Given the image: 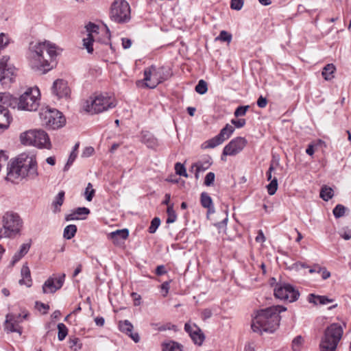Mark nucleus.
Returning a JSON list of instances; mask_svg holds the SVG:
<instances>
[{"instance_id": "26", "label": "nucleus", "mask_w": 351, "mask_h": 351, "mask_svg": "<svg viewBox=\"0 0 351 351\" xmlns=\"http://www.w3.org/2000/svg\"><path fill=\"white\" fill-rule=\"evenodd\" d=\"M200 202L202 207L208 209V214L215 213V208L211 197L206 192L200 195Z\"/></svg>"}, {"instance_id": "27", "label": "nucleus", "mask_w": 351, "mask_h": 351, "mask_svg": "<svg viewBox=\"0 0 351 351\" xmlns=\"http://www.w3.org/2000/svg\"><path fill=\"white\" fill-rule=\"evenodd\" d=\"M31 247L30 243H23L21 245L20 249L16 252L12 256V259L10 262V265L14 266L17 262H19L25 254H27Z\"/></svg>"}, {"instance_id": "45", "label": "nucleus", "mask_w": 351, "mask_h": 351, "mask_svg": "<svg viewBox=\"0 0 351 351\" xmlns=\"http://www.w3.org/2000/svg\"><path fill=\"white\" fill-rule=\"evenodd\" d=\"M160 224V219L158 217H154L152 221L151 224L148 228V231L151 234H154L156 232V230L159 227Z\"/></svg>"}, {"instance_id": "34", "label": "nucleus", "mask_w": 351, "mask_h": 351, "mask_svg": "<svg viewBox=\"0 0 351 351\" xmlns=\"http://www.w3.org/2000/svg\"><path fill=\"white\" fill-rule=\"evenodd\" d=\"M162 351H182V349L180 343L171 341L163 345Z\"/></svg>"}, {"instance_id": "1", "label": "nucleus", "mask_w": 351, "mask_h": 351, "mask_svg": "<svg viewBox=\"0 0 351 351\" xmlns=\"http://www.w3.org/2000/svg\"><path fill=\"white\" fill-rule=\"evenodd\" d=\"M56 47L49 41L31 43L28 58L32 69L41 71L44 73L50 71L53 66L51 62L57 56Z\"/></svg>"}, {"instance_id": "43", "label": "nucleus", "mask_w": 351, "mask_h": 351, "mask_svg": "<svg viewBox=\"0 0 351 351\" xmlns=\"http://www.w3.org/2000/svg\"><path fill=\"white\" fill-rule=\"evenodd\" d=\"M175 171L176 174L179 175L180 176L188 178L186 168L183 164L180 162H176L175 164Z\"/></svg>"}, {"instance_id": "32", "label": "nucleus", "mask_w": 351, "mask_h": 351, "mask_svg": "<svg viewBox=\"0 0 351 351\" xmlns=\"http://www.w3.org/2000/svg\"><path fill=\"white\" fill-rule=\"evenodd\" d=\"M335 71V67L332 64H328L326 65L322 71V76L326 80H330L334 77L333 73Z\"/></svg>"}, {"instance_id": "62", "label": "nucleus", "mask_w": 351, "mask_h": 351, "mask_svg": "<svg viewBox=\"0 0 351 351\" xmlns=\"http://www.w3.org/2000/svg\"><path fill=\"white\" fill-rule=\"evenodd\" d=\"M171 280L165 281L161 285V289L165 291L163 296H166L169 292L170 288V282Z\"/></svg>"}, {"instance_id": "25", "label": "nucleus", "mask_w": 351, "mask_h": 351, "mask_svg": "<svg viewBox=\"0 0 351 351\" xmlns=\"http://www.w3.org/2000/svg\"><path fill=\"white\" fill-rule=\"evenodd\" d=\"M21 275L22 278L19 280V283L21 285H25L27 287H30L32 285V280L29 268L27 264L23 265L21 270Z\"/></svg>"}, {"instance_id": "10", "label": "nucleus", "mask_w": 351, "mask_h": 351, "mask_svg": "<svg viewBox=\"0 0 351 351\" xmlns=\"http://www.w3.org/2000/svg\"><path fill=\"white\" fill-rule=\"evenodd\" d=\"M19 165L21 169L22 178H29L34 180L38 176L37 162L33 156H29L26 154L19 156Z\"/></svg>"}, {"instance_id": "22", "label": "nucleus", "mask_w": 351, "mask_h": 351, "mask_svg": "<svg viewBox=\"0 0 351 351\" xmlns=\"http://www.w3.org/2000/svg\"><path fill=\"white\" fill-rule=\"evenodd\" d=\"M19 100L8 93H0V109L15 108Z\"/></svg>"}, {"instance_id": "46", "label": "nucleus", "mask_w": 351, "mask_h": 351, "mask_svg": "<svg viewBox=\"0 0 351 351\" xmlns=\"http://www.w3.org/2000/svg\"><path fill=\"white\" fill-rule=\"evenodd\" d=\"M249 108V106H240L237 107L234 112V117H239L245 116Z\"/></svg>"}, {"instance_id": "18", "label": "nucleus", "mask_w": 351, "mask_h": 351, "mask_svg": "<svg viewBox=\"0 0 351 351\" xmlns=\"http://www.w3.org/2000/svg\"><path fill=\"white\" fill-rule=\"evenodd\" d=\"M185 331L189 335L195 344L201 346L204 341L205 336L202 330L195 324L191 325L186 323L184 325Z\"/></svg>"}, {"instance_id": "33", "label": "nucleus", "mask_w": 351, "mask_h": 351, "mask_svg": "<svg viewBox=\"0 0 351 351\" xmlns=\"http://www.w3.org/2000/svg\"><path fill=\"white\" fill-rule=\"evenodd\" d=\"M77 232V226L74 224L66 226L63 232V237L66 239H71L75 235Z\"/></svg>"}, {"instance_id": "31", "label": "nucleus", "mask_w": 351, "mask_h": 351, "mask_svg": "<svg viewBox=\"0 0 351 351\" xmlns=\"http://www.w3.org/2000/svg\"><path fill=\"white\" fill-rule=\"evenodd\" d=\"M333 195H334V193H333V190L332 189V188H330L326 185H324L321 188L319 196L323 200L327 202V201L330 200V199H332Z\"/></svg>"}, {"instance_id": "8", "label": "nucleus", "mask_w": 351, "mask_h": 351, "mask_svg": "<svg viewBox=\"0 0 351 351\" xmlns=\"http://www.w3.org/2000/svg\"><path fill=\"white\" fill-rule=\"evenodd\" d=\"M110 19L117 23H128L130 20V8L125 0H115L111 5Z\"/></svg>"}, {"instance_id": "61", "label": "nucleus", "mask_w": 351, "mask_h": 351, "mask_svg": "<svg viewBox=\"0 0 351 351\" xmlns=\"http://www.w3.org/2000/svg\"><path fill=\"white\" fill-rule=\"evenodd\" d=\"M167 273V271L165 265H161L157 266V267L156 269V274L157 276H162Z\"/></svg>"}, {"instance_id": "7", "label": "nucleus", "mask_w": 351, "mask_h": 351, "mask_svg": "<svg viewBox=\"0 0 351 351\" xmlns=\"http://www.w3.org/2000/svg\"><path fill=\"white\" fill-rule=\"evenodd\" d=\"M39 115L42 125L47 129L56 130L63 127L66 123L62 113L56 109H42Z\"/></svg>"}, {"instance_id": "38", "label": "nucleus", "mask_w": 351, "mask_h": 351, "mask_svg": "<svg viewBox=\"0 0 351 351\" xmlns=\"http://www.w3.org/2000/svg\"><path fill=\"white\" fill-rule=\"evenodd\" d=\"M69 346L73 351H79L82 348V343L77 337L69 338Z\"/></svg>"}, {"instance_id": "56", "label": "nucleus", "mask_w": 351, "mask_h": 351, "mask_svg": "<svg viewBox=\"0 0 351 351\" xmlns=\"http://www.w3.org/2000/svg\"><path fill=\"white\" fill-rule=\"evenodd\" d=\"M228 221V215L226 214V217L221 221L216 223L215 224V226L219 230H225L226 228Z\"/></svg>"}, {"instance_id": "57", "label": "nucleus", "mask_w": 351, "mask_h": 351, "mask_svg": "<svg viewBox=\"0 0 351 351\" xmlns=\"http://www.w3.org/2000/svg\"><path fill=\"white\" fill-rule=\"evenodd\" d=\"M303 343V339L301 336H297L292 341L293 348L298 349Z\"/></svg>"}, {"instance_id": "16", "label": "nucleus", "mask_w": 351, "mask_h": 351, "mask_svg": "<svg viewBox=\"0 0 351 351\" xmlns=\"http://www.w3.org/2000/svg\"><path fill=\"white\" fill-rule=\"evenodd\" d=\"M65 274H62L58 278L50 276L43 285V292L44 293H53L57 290L61 289L65 280Z\"/></svg>"}, {"instance_id": "55", "label": "nucleus", "mask_w": 351, "mask_h": 351, "mask_svg": "<svg viewBox=\"0 0 351 351\" xmlns=\"http://www.w3.org/2000/svg\"><path fill=\"white\" fill-rule=\"evenodd\" d=\"M78 217L86 216L90 213V210L86 207H79L74 210Z\"/></svg>"}, {"instance_id": "9", "label": "nucleus", "mask_w": 351, "mask_h": 351, "mask_svg": "<svg viewBox=\"0 0 351 351\" xmlns=\"http://www.w3.org/2000/svg\"><path fill=\"white\" fill-rule=\"evenodd\" d=\"M39 94L40 93L38 88H27L26 91L22 94L18 99L19 109L27 111L36 110L39 105L38 98Z\"/></svg>"}, {"instance_id": "13", "label": "nucleus", "mask_w": 351, "mask_h": 351, "mask_svg": "<svg viewBox=\"0 0 351 351\" xmlns=\"http://www.w3.org/2000/svg\"><path fill=\"white\" fill-rule=\"evenodd\" d=\"M9 57L3 56L0 59V82L4 86H9L16 76L15 68L8 64Z\"/></svg>"}, {"instance_id": "30", "label": "nucleus", "mask_w": 351, "mask_h": 351, "mask_svg": "<svg viewBox=\"0 0 351 351\" xmlns=\"http://www.w3.org/2000/svg\"><path fill=\"white\" fill-rule=\"evenodd\" d=\"M64 191H61L55 197V199L52 202L54 213H58L60 211V206L63 204L64 199Z\"/></svg>"}, {"instance_id": "48", "label": "nucleus", "mask_w": 351, "mask_h": 351, "mask_svg": "<svg viewBox=\"0 0 351 351\" xmlns=\"http://www.w3.org/2000/svg\"><path fill=\"white\" fill-rule=\"evenodd\" d=\"M76 157H77V154L74 153V152H71V153L69 155V159H68L66 165L64 167V169H63L64 171H66L69 169L70 167L72 165V164L75 161Z\"/></svg>"}, {"instance_id": "58", "label": "nucleus", "mask_w": 351, "mask_h": 351, "mask_svg": "<svg viewBox=\"0 0 351 351\" xmlns=\"http://www.w3.org/2000/svg\"><path fill=\"white\" fill-rule=\"evenodd\" d=\"M8 44V39L3 33L0 34V51Z\"/></svg>"}, {"instance_id": "21", "label": "nucleus", "mask_w": 351, "mask_h": 351, "mask_svg": "<svg viewBox=\"0 0 351 351\" xmlns=\"http://www.w3.org/2000/svg\"><path fill=\"white\" fill-rule=\"evenodd\" d=\"M119 330L128 335L135 343H138L140 341V337L138 332H132L133 325L132 324L125 319L123 321H120L119 323Z\"/></svg>"}, {"instance_id": "47", "label": "nucleus", "mask_w": 351, "mask_h": 351, "mask_svg": "<svg viewBox=\"0 0 351 351\" xmlns=\"http://www.w3.org/2000/svg\"><path fill=\"white\" fill-rule=\"evenodd\" d=\"M244 1L243 0H231L230 1V8L234 10H241L243 6Z\"/></svg>"}, {"instance_id": "52", "label": "nucleus", "mask_w": 351, "mask_h": 351, "mask_svg": "<svg viewBox=\"0 0 351 351\" xmlns=\"http://www.w3.org/2000/svg\"><path fill=\"white\" fill-rule=\"evenodd\" d=\"M231 123L234 125V128H241L245 125L246 121L245 119H232L231 120Z\"/></svg>"}, {"instance_id": "12", "label": "nucleus", "mask_w": 351, "mask_h": 351, "mask_svg": "<svg viewBox=\"0 0 351 351\" xmlns=\"http://www.w3.org/2000/svg\"><path fill=\"white\" fill-rule=\"evenodd\" d=\"M274 295L278 299L293 302L298 299L300 293L290 284L278 283L274 289Z\"/></svg>"}, {"instance_id": "4", "label": "nucleus", "mask_w": 351, "mask_h": 351, "mask_svg": "<svg viewBox=\"0 0 351 351\" xmlns=\"http://www.w3.org/2000/svg\"><path fill=\"white\" fill-rule=\"evenodd\" d=\"M343 333L342 326L339 323H332L324 330L319 343L320 351H336Z\"/></svg>"}, {"instance_id": "35", "label": "nucleus", "mask_w": 351, "mask_h": 351, "mask_svg": "<svg viewBox=\"0 0 351 351\" xmlns=\"http://www.w3.org/2000/svg\"><path fill=\"white\" fill-rule=\"evenodd\" d=\"M167 219L166 221L167 223H172L177 219V215L173 208V204H171L167 207Z\"/></svg>"}, {"instance_id": "51", "label": "nucleus", "mask_w": 351, "mask_h": 351, "mask_svg": "<svg viewBox=\"0 0 351 351\" xmlns=\"http://www.w3.org/2000/svg\"><path fill=\"white\" fill-rule=\"evenodd\" d=\"M167 330H172L174 331H177V326L172 324L171 323H166L158 328V330L159 331H165Z\"/></svg>"}, {"instance_id": "15", "label": "nucleus", "mask_w": 351, "mask_h": 351, "mask_svg": "<svg viewBox=\"0 0 351 351\" xmlns=\"http://www.w3.org/2000/svg\"><path fill=\"white\" fill-rule=\"evenodd\" d=\"M247 144V141L244 137L234 138L223 147L222 155L235 156L240 153Z\"/></svg>"}, {"instance_id": "49", "label": "nucleus", "mask_w": 351, "mask_h": 351, "mask_svg": "<svg viewBox=\"0 0 351 351\" xmlns=\"http://www.w3.org/2000/svg\"><path fill=\"white\" fill-rule=\"evenodd\" d=\"M217 38L221 41L230 43L232 40V34L225 30H222Z\"/></svg>"}, {"instance_id": "50", "label": "nucleus", "mask_w": 351, "mask_h": 351, "mask_svg": "<svg viewBox=\"0 0 351 351\" xmlns=\"http://www.w3.org/2000/svg\"><path fill=\"white\" fill-rule=\"evenodd\" d=\"M215 178V175L213 172H208L204 179V184L210 186L213 184Z\"/></svg>"}, {"instance_id": "41", "label": "nucleus", "mask_w": 351, "mask_h": 351, "mask_svg": "<svg viewBox=\"0 0 351 351\" xmlns=\"http://www.w3.org/2000/svg\"><path fill=\"white\" fill-rule=\"evenodd\" d=\"M267 193L270 195H273L276 193L278 189V180L276 178H274L271 180L270 183L267 186Z\"/></svg>"}, {"instance_id": "2", "label": "nucleus", "mask_w": 351, "mask_h": 351, "mask_svg": "<svg viewBox=\"0 0 351 351\" xmlns=\"http://www.w3.org/2000/svg\"><path fill=\"white\" fill-rule=\"evenodd\" d=\"M286 310V307L277 305L257 311L252 317V330L260 335L263 332H274L280 324V313Z\"/></svg>"}, {"instance_id": "6", "label": "nucleus", "mask_w": 351, "mask_h": 351, "mask_svg": "<svg viewBox=\"0 0 351 351\" xmlns=\"http://www.w3.org/2000/svg\"><path fill=\"white\" fill-rule=\"evenodd\" d=\"M20 140L25 145H34L40 149H50L51 148L48 134L42 130H32L23 132L20 135Z\"/></svg>"}, {"instance_id": "42", "label": "nucleus", "mask_w": 351, "mask_h": 351, "mask_svg": "<svg viewBox=\"0 0 351 351\" xmlns=\"http://www.w3.org/2000/svg\"><path fill=\"white\" fill-rule=\"evenodd\" d=\"M346 208L342 204H337L333 209L332 213L335 218H340L345 215Z\"/></svg>"}, {"instance_id": "64", "label": "nucleus", "mask_w": 351, "mask_h": 351, "mask_svg": "<svg viewBox=\"0 0 351 351\" xmlns=\"http://www.w3.org/2000/svg\"><path fill=\"white\" fill-rule=\"evenodd\" d=\"M322 272V277L324 280L328 278L330 276V273L325 268H318L317 273Z\"/></svg>"}, {"instance_id": "54", "label": "nucleus", "mask_w": 351, "mask_h": 351, "mask_svg": "<svg viewBox=\"0 0 351 351\" xmlns=\"http://www.w3.org/2000/svg\"><path fill=\"white\" fill-rule=\"evenodd\" d=\"M339 234L343 239L349 240L351 239V230L348 228H343Z\"/></svg>"}, {"instance_id": "3", "label": "nucleus", "mask_w": 351, "mask_h": 351, "mask_svg": "<svg viewBox=\"0 0 351 351\" xmlns=\"http://www.w3.org/2000/svg\"><path fill=\"white\" fill-rule=\"evenodd\" d=\"M116 106V99L105 93L90 97L84 104L83 108L87 112L93 114L107 111L115 108Z\"/></svg>"}, {"instance_id": "60", "label": "nucleus", "mask_w": 351, "mask_h": 351, "mask_svg": "<svg viewBox=\"0 0 351 351\" xmlns=\"http://www.w3.org/2000/svg\"><path fill=\"white\" fill-rule=\"evenodd\" d=\"M213 315L212 311L209 308H205L202 312V317L203 320H206L211 317Z\"/></svg>"}, {"instance_id": "11", "label": "nucleus", "mask_w": 351, "mask_h": 351, "mask_svg": "<svg viewBox=\"0 0 351 351\" xmlns=\"http://www.w3.org/2000/svg\"><path fill=\"white\" fill-rule=\"evenodd\" d=\"M3 225L9 237H15L20 234L23 226V220L19 215L13 211L6 212L3 217Z\"/></svg>"}, {"instance_id": "28", "label": "nucleus", "mask_w": 351, "mask_h": 351, "mask_svg": "<svg viewBox=\"0 0 351 351\" xmlns=\"http://www.w3.org/2000/svg\"><path fill=\"white\" fill-rule=\"evenodd\" d=\"M141 141L149 148L154 149L158 146V139L152 134L148 132L143 134Z\"/></svg>"}, {"instance_id": "37", "label": "nucleus", "mask_w": 351, "mask_h": 351, "mask_svg": "<svg viewBox=\"0 0 351 351\" xmlns=\"http://www.w3.org/2000/svg\"><path fill=\"white\" fill-rule=\"evenodd\" d=\"M58 339L59 341H63L68 334V329L65 324L63 323H59L58 324Z\"/></svg>"}, {"instance_id": "17", "label": "nucleus", "mask_w": 351, "mask_h": 351, "mask_svg": "<svg viewBox=\"0 0 351 351\" xmlns=\"http://www.w3.org/2000/svg\"><path fill=\"white\" fill-rule=\"evenodd\" d=\"M21 317V314L18 315L14 314H8L4 324V329L8 333L18 332L19 335L22 333V328L19 324L22 320H19Z\"/></svg>"}, {"instance_id": "53", "label": "nucleus", "mask_w": 351, "mask_h": 351, "mask_svg": "<svg viewBox=\"0 0 351 351\" xmlns=\"http://www.w3.org/2000/svg\"><path fill=\"white\" fill-rule=\"evenodd\" d=\"M85 217H78L75 210H73L71 213L66 215L65 216L66 221H73V220H80L85 219Z\"/></svg>"}, {"instance_id": "23", "label": "nucleus", "mask_w": 351, "mask_h": 351, "mask_svg": "<svg viewBox=\"0 0 351 351\" xmlns=\"http://www.w3.org/2000/svg\"><path fill=\"white\" fill-rule=\"evenodd\" d=\"M129 236V231L124 228L110 232L108 237L112 240L114 245H119L121 241L125 240Z\"/></svg>"}, {"instance_id": "36", "label": "nucleus", "mask_w": 351, "mask_h": 351, "mask_svg": "<svg viewBox=\"0 0 351 351\" xmlns=\"http://www.w3.org/2000/svg\"><path fill=\"white\" fill-rule=\"evenodd\" d=\"M94 42L93 36L91 34H88L87 38L83 39V45L86 49L88 53H92L93 51V43Z\"/></svg>"}, {"instance_id": "14", "label": "nucleus", "mask_w": 351, "mask_h": 351, "mask_svg": "<svg viewBox=\"0 0 351 351\" xmlns=\"http://www.w3.org/2000/svg\"><path fill=\"white\" fill-rule=\"evenodd\" d=\"M234 128L227 123L215 137L206 141L204 144V148L212 149L221 145L224 141L228 139L234 133Z\"/></svg>"}, {"instance_id": "59", "label": "nucleus", "mask_w": 351, "mask_h": 351, "mask_svg": "<svg viewBox=\"0 0 351 351\" xmlns=\"http://www.w3.org/2000/svg\"><path fill=\"white\" fill-rule=\"evenodd\" d=\"M86 30L87 32H88V34H91L93 33V32H97L99 27L97 25H96L95 24L90 22L86 26Z\"/></svg>"}, {"instance_id": "63", "label": "nucleus", "mask_w": 351, "mask_h": 351, "mask_svg": "<svg viewBox=\"0 0 351 351\" xmlns=\"http://www.w3.org/2000/svg\"><path fill=\"white\" fill-rule=\"evenodd\" d=\"M267 100L263 96H260L257 100V105L259 108H263L267 106Z\"/></svg>"}, {"instance_id": "20", "label": "nucleus", "mask_w": 351, "mask_h": 351, "mask_svg": "<svg viewBox=\"0 0 351 351\" xmlns=\"http://www.w3.org/2000/svg\"><path fill=\"white\" fill-rule=\"evenodd\" d=\"M52 92L58 99H60L69 95L70 88L65 80L59 79L53 82Z\"/></svg>"}, {"instance_id": "5", "label": "nucleus", "mask_w": 351, "mask_h": 351, "mask_svg": "<svg viewBox=\"0 0 351 351\" xmlns=\"http://www.w3.org/2000/svg\"><path fill=\"white\" fill-rule=\"evenodd\" d=\"M145 86L149 88H155L159 84L167 80L172 75L171 69L167 66L157 67L155 65L144 69Z\"/></svg>"}, {"instance_id": "29", "label": "nucleus", "mask_w": 351, "mask_h": 351, "mask_svg": "<svg viewBox=\"0 0 351 351\" xmlns=\"http://www.w3.org/2000/svg\"><path fill=\"white\" fill-rule=\"evenodd\" d=\"M12 117L8 109H0V129H7L10 123Z\"/></svg>"}, {"instance_id": "39", "label": "nucleus", "mask_w": 351, "mask_h": 351, "mask_svg": "<svg viewBox=\"0 0 351 351\" xmlns=\"http://www.w3.org/2000/svg\"><path fill=\"white\" fill-rule=\"evenodd\" d=\"M210 165L211 163H210L208 161L204 162H197L191 165V170L193 171L194 168H196L197 169L198 171H204L210 167Z\"/></svg>"}, {"instance_id": "19", "label": "nucleus", "mask_w": 351, "mask_h": 351, "mask_svg": "<svg viewBox=\"0 0 351 351\" xmlns=\"http://www.w3.org/2000/svg\"><path fill=\"white\" fill-rule=\"evenodd\" d=\"M19 179H23L21 169L19 165V156L8 166L6 180L12 183L18 182Z\"/></svg>"}, {"instance_id": "44", "label": "nucleus", "mask_w": 351, "mask_h": 351, "mask_svg": "<svg viewBox=\"0 0 351 351\" xmlns=\"http://www.w3.org/2000/svg\"><path fill=\"white\" fill-rule=\"evenodd\" d=\"M95 191L93 189V185L91 183H88L87 186L85 190V197L86 199L88 202L92 201L94 195H95Z\"/></svg>"}, {"instance_id": "40", "label": "nucleus", "mask_w": 351, "mask_h": 351, "mask_svg": "<svg viewBox=\"0 0 351 351\" xmlns=\"http://www.w3.org/2000/svg\"><path fill=\"white\" fill-rule=\"evenodd\" d=\"M195 89L197 93L204 95L208 90L207 83L204 80H200L196 85Z\"/></svg>"}, {"instance_id": "24", "label": "nucleus", "mask_w": 351, "mask_h": 351, "mask_svg": "<svg viewBox=\"0 0 351 351\" xmlns=\"http://www.w3.org/2000/svg\"><path fill=\"white\" fill-rule=\"evenodd\" d=\"M307 301L311 304H313L314 305H324L327 304L328 303L332 302L334 300L329 298L326 295H318L314 293H310L307 297Z\"/></svg>"}]
</instances>
